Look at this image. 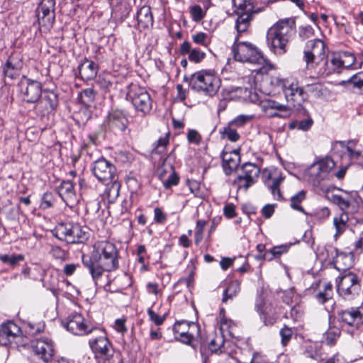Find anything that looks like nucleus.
Listing matches in <instances>:
<instances>
[{"label":"nucleus","mask_w":363,"mask_h":363,"mask_svg":"<svg viewBox=\"0 0 363 363\" xmlns=\"http://www.w3.org/2000/svg\"><path fill=\"white\" fill-rule=\"evenodd\" d=\"M306 199V191L301 190L296 194L294 195L291 198V207L296 211H298L304 214H307L304 208L300 205V203Z\"/></svg>","instance_id":"obj_39"},{"label":"nucleus","mask_w":363,"mask_h":363,"mask_svg":"<svg viewBox=\"0 0 363 363\" xmlns=\"http://www.w3.org/2000/svg\"><path fill=\"white\" fill-rule=\"evenodd\" d=\"M89 228L74 223H58L52 231L53 235L67 243H84L89 238Z\"/></svg>","instance_id":"obj_3"},{"label":"nucleus","mask_w":363,"mask_h":363,"mask_svg":"<svg viewBox=\"0 0 363 363\" xmlns=\"http://www.w3.org/2000/svg\"><path fill=\"white\" fill-rule=\"evenodd\" d=\"M279 334L281 337V345L283 346H286L292 337L293 331L291 328H289L287 325H284V326L280 330Z\"/></svg>","instance_id":"obj_48"},{"label":"nucleus","mask_w":363,"mask_h":363,"mask_svg":"<svg viewBox=\"0 0 363 363\" xmlns=\"http://www.w3.org/2000/svg\"><path fill=\"white\" fill-rule=\"evenodd\" d=\"M240 291V282L238 280L231 281L224 289L222 302L226 303L228 299H233Z\"/></svg>","instance_id":"obj_32"},{"label":"nucleus","mask_w":363,"mask_h":363,"mask_svg":"<svg viewBox=\"0 0 363 363\" xmlns=\"http://www.w3.org/2000/svg\"><path fill=\"white\" fill-rule=\"evenodd\" d=\"M169 132L165 134V136L160 137L155 143L152 145V150L151 154L160 155L162 154L169 143Z\"/></svg>","instance_id":"obj_35"},{"label":"nucleus","mask_w":363,"mask_h":363,"mask_svg":"<svg viewBox=\"0 0 363 363\" xmlns=\"http://www.w3.org/2000/svg\"><path fill=\"white\" fill-rule=\"evenodd\" d=\"M55 200V195L50 191H47L43 195L41 206L43 208H50L53 206Z\"/></svg>","instance_id":"obj_49"},{"label":"nucleus","mask_w":363,"mask_h":363,"mask_svg":"<svg viewBox=\"0 0 363 363\" xmlns=\"http://www.w3.org/2000/svg\"><path fill=\"white\" fill-rule=\"evenodd\" d=\"M255 310L265 326H272L277 323V314L272 308L265 306L264 298L262 294H259L257 297Z\"/></svg>","instance_id":"obj_16"},{"label":"nucleus","mask_w":363,"mask_h":363,"mask_svg":"<svg viewBox=\"0 0 363 363\" xmlns=\"http://www.w3.org/2000/svg\"><path fill=\"white\" fill-rule=\"evenodd\" d=\"M314 35V30L311 26H302L299 28V36L305 40Z\"/></svg>","instance_id":"obj_59"},{"label":"nucleus","mask_w":363,"mask_h":363,"mask_svg":"<svg viewBox=\"0 0 363 363\" xmlns=\"http://www.w3.org/2000/svg\"><path fill=\"white\" fill-rule=\"evenodd\" d=\"M292 245V243H289L274 246L272 247L273 254L276 255L277 258H280L283 254L286 253L289 251Z\"/></svg>","instance_id":"obj_57"},{"label":"nucleus","mask_w":363,"mask_h":363,"mask_svg":"<svg viewBox=\"0 0 363 363\" xmlns=\"http://www.w3.org/2000/svg\"><path fill=\"white\" fill-rule=\"evenodd\" d=\"M84 317L77 313H74L68 315L66 320L62 321V325L69 332L74 335H82L91 333L94 328L89 326L84 323Z\"/></svg>","instance_id":"obj_13"},{"label":"nucleus","mask_w":363,"mask_h":363,"mask_svg":"<svg viewBox=\"0 0 363 363\" xmlns=\"http://www.w3.org/2000/svg\"><path fill=\"white\" fill-rule=\"evenodd\" d=\"M96 93L92 88L83 89L78 95V101L86 107H89L95 100Z\"/></svg>","instance_id":"obj_34"},{"label":"nucleus","mask_w":363,"mask_h":363,"mask_svg":"<svg viewBox=\"0 0 363 363\" xmlns=\"http://www.w3.org/2000/svg\"><path fill=\"white\" fill-rule=\"evenodd\" d=\"M57 193L62 199H72L75 196V190L73 183L69 180H63L57 187Z\"/></svg>","instance_id":"obj_30"},{"label":"nucleus","mask_w":363,"mask_h":363,"mask_svg":"<svg viewBox=\"0 0 363 363\" xmlns=\"http://www.w3.org/2000/svg\"><path fill=\"white\" fill-rule=\"evenodd\" d=\"M298 115L300 116H306V118L299 120V121L298 120V130H302V131L309 130L311 128V127L314 123L313 118L309 115V113L308 112L307 115H303L301 113H298Z\"/></svg>","instance_id":"obj_44"},{"label":"nucleus","mask_w":363,"mask_h":363,"mask_svg":"<svg viewBox=\"0 0 363 363\" xmlns=\"http://www.w3.org/2000/svg\"><path fill=\"white\" fill-rule=\"evenodd\" d=\"M342 59L346 60V63L345 64L344 68H350L356 61V57L352 52L347 51L342 52Z\"/></svg>","instance_id":"obj_58"},{"label":"nucleus","mask_w":363,"mask_h":363,"mask_svg":"<svg viewBox=\"0 0 363 363\" xmlns=\"http://www.w3.org/2000/svg\"><path fill=\"white\" fill-rule=\"evenodd\" d=\"M289 81L288 79H282L278 77H272L270 78V84L274 87L281 88L283 91Z\"/></svg>","instance_id":"obj_55"},{"label":"nucleus","mask_w":363,"mask_h":363,"mask_svg":"<svg viewBox=\"0 0 363 363\" xmlns=\"http://www.w3.org/2000/svg\"><path fill=\"white\" fill-rule=\"evenodd\" d=\"M155 217L154 220L157 223H164L167 220V215L162 211V210L156 207L154 210Z\"/></svg>","instance_id":"obj_62"},{"label":"nucleus","mask_w":363,"mask_h":363,"mask_svg":"<svg viewBox=\"0 0 363 363\" xmlns=\"http://www.w3.org/2000/svg\"><path fill=\"white\" fill-rule=\"evenodd\" d=\"M34 352L40 355V358L46 363L52 360L55 350L52 341L48 340H38L33 345Z\"/></svg>","instance_id":"obj_19"},{"label":"nucleus","mask_w":363,"mask_h":363,"mask_svg":"<svg viewBox=\"0 0 363 363\" xmlns=\"http://www.w3.org/2000/svg\"><path fill=\"white\" fill-rule=\"evenodd\" d=\"M300 86H298V84L297 82L294 81H289V83L286 84V87L284 90V94L285 96L286 99L288 102H290L291 99L294 96V94L297 93V91Z\"/></svg>","instance_id":"obj_41"},{"label":"nucleus","mask_w":363,"mask_h":363,"mask_svg":"<svg viewBox=\"0 0 363 363\" xmlns=\"http://www.w3.org/2000/svg\"><path fill=\"white\" fill-rule=\"evenodd\" d=\"M358 77L354 83V88H357L363 94V72H358Z\"/></svg>","instance_id":"obj_64"},{"label":"nucleus","mask_w":363,"mask_h":363,"mask_svg":"<svg viewBox=\"0 0 363 363\" xmlns=\"http://www.w3.org/2000/svg\"><path fill=\"white\" fill-rule=\"evenodd\" d=\"M284 177L280 175L279 177L274 179L272 184L267 185L268 188L271 190L272 194L274 196H276V191H278V200H281L283 199L281 190L279 189V186L281 183L284 181Z\"/></svg>","instance_id":"obj_46"},{"label":"nucleus","mask_w":363,"mask_h":363,"mask_svg":"<svg viewBox=\"0 0 363 363\" xmlns=\"http://www.w3.org/2000/svg\"><path fill=\"white\" fill-rule=\"evenodd\" d=\"M224 216L228 218H233L237 216L235 206L233 203H227L223 208Z\"/></svg>","instance_id":"obj_60"},{"label":"nucleus","mask_w":363,"mask_h":363,"mask_svg":"<svg viewBox=\"0 0 363 363\" xmlns=\"http://www.w3.org/2000/svg\"><path fill=\"white\" fill-rule=\"evenodd\" d=\"M23 67L21 58L11 55L6 60L3 67V73L5 77L11 79H16L18 75L20 70Z\"/></svg>","instance_id":"obj_21"},{"label":"nucleus","mask_w":363,"mask_h":363,"mask_svg":"<svg viewBox=\"0 0 363 363\" xmlns=\"http://www.w3.org/2000/svg\"><path fill=\"white\" fill-rule=\"evenodd\" d=\"M22 101L28 104H38L43 95L42 84L23 75L18 83Z\"/></svg>","instance_id":"obj_9"},{"label":"nucleus","mask_w":363,"mask_h":363,"mask_svg":"<svg viewBox=\"0 0 363 363\" xmlns=\"http://www.w3.org/2000/svg\"><path fill=\"white\" fill-rule=\"evenodd\" d=\"M190 13L193 20L196 22L201 21L205 16V13L199 5H194L191 6L190 9Z\"/></svg>","instance_id":"obj_51"},{"label":"nucleus","mask_w":363,"mask_h":363,"mask_svg":"<svg viewBox=\"0 0 363 363\" xmlns=\"http://www.w3.org/2000/svg\"><path fill=\"white\" fill-rule=\"evenodd\" d=\"M130 11L129 4L120 2L113 9L112 16L117 21L123 23L129 16Z\"/></svg>","instance_id":"obj_31"},{"label":"nucleus","mask_w":363,"mask_h":363,"mask_svg":"<svg viewBox=\"0 0 363 363\" xmlns=\"http://www.w3.org/2000/svg\"><path fill=\"white\" fill-rule=\"evenodd\" d=\"M249 116L240 115L229 123L230 125H233L235 127H242L249 121Z\"/></svg>","instance_id":"obj_61"},{"label":"nucleus","mask_w":363,"mask_h":363,"mask_svg":"<svg viewBox=\"0 0 363 363\" xmlns=\"http://www.w3.org/2000/svg\"><path fill=\"white\" fill-rule=\"evenodd\" d=\"M319 58V61L315 63V76L314 77L322 78L333 74L334 72V69L331 68L330 65H329V60L325 53H324V55H320Z\"/></svg>","instance_id":"obj_25"},{"label":"nucleus","mask_w":363,"mask_h":363,"mask_svg":"<svg viewBox=\"0 0 363 363\" xmlns=\"http://www.w3.org/2000/svg\"><path fill=\"white\" fill-rule=\"evenodd\" d=\"M220 157L222 159V167L226 175H230L234 170L237 169L240 162H238V158L237 160L234 158L231 153L225 150L221 152Z\"/></svg>","instance_id":"obj_27"},{"label":"nucleus","mask_w":363,"mask_h":363,"mask_svg":"<svg viewBox=\"0 0 363 363\" xmlns=\"http://www.w3.org/2000/svg\"><path fill=\"white\" fill-rule=\"evenodd\" d=\"M295 27L294 18L279 20L272 26L267 33V42L270 50L279 55L285 54L289 49L288 33L295 29Z\"/></svg>","instance_id":"obj_2"},{"label":"nucleus","mask_w":363,"mask_h":363,"mask_svg":"<svg viewBox=\"0 0 363 363\" xmlns=\"http://www.w3.org/2000/svg\"><path fill=\"white\" fill-rule=\"evenodd\" d=\"M294 294L293 289L284 291L283 296H281L282 301L288 305L291 304L292 303Z\"/></svg>","instance_id":"obj_63"},{"label":"nucleus","mask_w":363,"mask_h":363,"mask_svg":"<svg viewBox=\"0 0 363 363\" xmlns=\"http://www.w3.org/2000/svg\"><path fill=\"white\" fill-rule=\"evenodd\" d=\"M238 15L235 21V29L237 30L239 37H240L242 33L246 32L250 26V23L253 18L250 13L246 12H236Z\"/></svg>","instance_id":"obj_28"},{"label":"nucleus","mask_w":363,"mask_h":363,"mask_svg":"<svg viewBox=\"0 0 363 363\" xmlns=\"http://www.w3.org/2000/svg\"><path fill=\"white\" fill-rule=\"evenodd\" d=\"M206 53L199 48H193L189 55V60L196 64L200 63L206 57Z\"/></svg>","instance_id":"obj_47"},{"label":"nucleus","mask_w":363,"mask_h":363,"mask_svg":"<svg viewBox=\"0 0 363 363\" xmlns=\"http://www.w3.org/2000/svg\"><path fill=\"white\" fill-rule=\"evenodd\" d=\"M136 19L138 21L137 28L141 31L152 26L154 18L151 11V7L147 5L143 6L137 12Z\"/></svg>","instance_id":"obj_23"},{"label":"nucleus","mask_w":363,"mask_h":363,"mask_svg":"<svg viewBox=\"0 0 363 363\" xmlns=\"http://www.w3.org/2000/svg\"><path fill=\"white\" fill-rule=\"evenodd\" d=\"M21 333V328L13 321L4 323L0 325V343L6 346L11 343L12 339L18 337Z\"/></svg>","instance_id":"obj_18"},{"label":"nucleus","mask_w":363,"mask_h":363,"mask_svg":"<svg viewBox=\"0 0 363 363\" xmlns=\"http://www.w3.org/2000/svg\"><path fill=\"white\" fill-rule=\"evenodd\" d=\"M126 99L130 101L136 111L146 115L152 109V99L150 94L137 84H131L128 86Z\"/></svg>","instance_id":"obj_8"},{"label":"nucleus","mask_w":363,"mask_h":363,"mask_svg":"<svg viewBox=\"0 0 363 363\" xmlns=\"http://www.w3.org/2000/svg\"><path fill=\"white\" fill-rule=\"evenodd\" d=\"M306 46L309 48L308 50L314 52L318 57L324 55V53H325V44L320 39H313L308 41Z\"/></svg>","instance_id":"obj_38"},{"label":"nucleus","mask_w":363,"mask_h":363,"mask_svg":"<svg viewBox=\"0 0 363 363\" xmlns=\"http://www.w3.org/2000/svg\"><path fill=\"white\" fill-rule=\"evenodd\" d=\"M338 321L357 330L363 325V313L358 307L337 310L336 312Z\"/></svg>","instance_id":"obj_12"},{"label":"nucleus","mask_w":363,"mask_h":363,"mask_svg":"<svg viewBox=\"0 0 363 363\" xmlns=\"http://www.w3.org/2000/svg\"><path fill=\"white\" fill-rule=\"evenodd\" d=\"M335 257L333 259L330 264L340 272V274L350 272V269L354 264V255L352 252H340L336 247L334 248Z\"/></svg>","instance_id":"obj_17"},{"label":"nucleus","mask_w":363,"mask_h":363,"mask_svg":"<svg viewBox=\"0 0 363 363\" xmlns=\"http://www.w3.org/2000/svg\"><path fill=\"white\" fill-rule=\"evenodd\" d=\"M0 260L5 264H9L11 267H16L20 261L24 260V256L21 254L19 255H1Z\"/></svg>","instance_id":"obj_40"},{"label":"nucleus","mask_w":363,"mask_h":363,"mask_svg":"<svg viewBox=\"0 0 363 363\" xmlns=\"http://www.w3.org/2000/svg\"><path fill=\"white\" fill-rule=\"evenodd\" d=\"M337 291L345 299H354L362 293L363 275L352 271L336 278Z\"/></svg>","instance_id":"obj_4"},{"label":"nucleus","mask_w":363,"mask_h":363,"mask_svg":"<svg viewBox=\"0 0 363 363\" xmlns=\"http://www.w3.org/2000/svg\"><path fill=\"white\" fill-rule=\"evenodd\" d=\"M241 170L243 174L238 175L235 180V183L241 182L243 179H256L260 173L259 167L251 162H245L241 166Z\"/></svg>","instance_id":"obj_26"},{"label":"nucleus","mask_w":363,"mask_h":363,"mask_svg":"<svg viewBox=\"0 0 363 363\" xmlns=\"http://www.w3.org/2000/svg\"><path fill=\"white\" fill-rule=\"evenodd\" d=\"M147 314L149 315L150 320L156 325H162L167 317L166 313L162 316L158 315L152 308L147 309Z\"/></svg>","instance_id":"obj_52"},{"label":"nucleus","mask_w":363,"mask_h":363,"mask_svg":"<svg viewBox=\"0 0 363 363\" xmlns=\"http://www.w3.org/2000/svg\"><path fill=\"white\" fill-rule=\"evenodd\" d=\"M172 172L169 176L168 179L163 182V186L165 189H170L172 186H177L180 180L179 174L175 172L173 165H171Z\"/></svg>","instance_id":"obj_42"},{"label":"nucleus","mask_w":363,"mask_h":363,"mask_svg":"<svg viewBox=\"0 0 363 363\" xmlns=\"http://www.w3.org/2000/svg\"><path fill=\"white\" fill-rule=\"evenodd\" d=\"M50 254L55 259L65 260L67 258V252L57 245L52 246Z\"/></svg>","instance_id":"obj_53"},{"label":"nucleus","mask_w":363,"mask_h":363,"mask_svg":"<svg viewBox=\"0 0 363 363\" xmlns=\"http://www.w3.org/2000/svg\"><path fill=\"white\" fill-rule=\"evenodd\" d=\"M330 211L328 207H323L320 209L315 210L311 214L315 220L322 221L329 217Z\"/></svg>","instance_id":"obj_50"},{"label":"nucleus","mask_w":363,"mask_h":363,"mask_svg":"<svg viewBox=\"0 0 363 363\" xmlns=\"http://www.w3.org/2000/svg\"><path fill=\"white\" fill-rule=\"evenodd\" d=\"M335 166V162L330 157H325L314 162L311 164V169L318 168L323 172L325 175L328 174Z\"/></svg>","instance_id":"obj_33"},{"label":"nucleus","mask_w":363,"mask_h":363,"mask_svg":"<svg viewBox=\"0 0 363 363\" xmlns=\"http://www.w3.org/2000/svg\"><path fill=\"white\" fill-rule=\"evenodd\" d=\"M55 0H41L35 10V16L40 27L50 30L55 19Z\"/></svg>","instance_id":"obj_10"},{"label":"nucleus","mask_w":363,"mask_h":363,"mask_svg":"<svg viewBox=\"0 0 363 363\" xmlns=\"http://www.w3.org/2000/svg\"><path fill=\"white\" fill-rule=\"evenodd\" d=\"M91 170L99 181L111 182L112 189L116 190V195L118 194L121 184L117 181L116 167L113 163L101 157L93 162Z\"/></svg>","instance_id":"obj_7"},{"label":"nucleus","mask_w":363,"mask_h":363,"mask_svg":"<svg viewBox=\"0 0 363 363\" xmlns=\"http://www.w3.org/2000/svg\"><path fill=\"white\" fill-rule=\"evenodd\" d=\"M330 189H337L345 192V196H342L337 194H333L330 198V201L334 204L337 205L342 211L348 210L351 203L355 201L354 198L352 196V193L347 192L340 188H337L335 186L329 187L327 189V192L329 191Z\"/></svg>","instance_id":"obj_24"},{"label":"nucleus","mask_w":363,"mask_h":363,"mask_svg":"<svg viewBox=\"0 0 363 363\" xmlns=\"http://www.w3.org/2000/svg\"><path fill=\"white\" fill-rule=\"evenodd\" d=\"M239 39V35H237L231 48L234 60L242 62L259 63L263 58L262 52L251 43L240 41Z\"/></svg>","instance_id":"obj_6"},{"label":"nucleus","mask_w":363,"mask_h":363,"mask_svg":"<svg viewBox=\"0 0 363 363\" xmlns=\"http://www.w3.org/2000/svg\"><path fill=\"white\" fill-rule=\"evenodd\" d=\"M185 322V320H177L173 325L172 330L174 334V339L177 341H179L181 338H183L187 335L189 332L186 330H180V326L183 325Z\"/></svg>","instance_id":"obj_45"},{"label":"nucleus","mask_w":363,"mask_h":363,"mask_svg":"<svg viewBox=\"0 0 363 363\" xmlns=\"http://www.w3.org/2000/svg\"><path fill=\"white\" fill-rule=\"evenodd\" d=\"M98 69V65L86 57L78 66L79 75L84 81L94 79L97 75Z\"/></svg>","instance_id":"obj_22"},{"label":"nucleus","mask_w":363,"mask_h":363,"mask_svg":"<svg viewBox=\"0 0 363 363\" xmlns=\"http://www.w3.org/2000/svg\"><path fill=\"white\" fill-rule=\"evenodd\" d=\"M105 122L108 129L116 133L125 131L129 123L126 112L118 108H111Z\"/></svg>","instance_id":"obj_11"},{"label":"nucleus","mask_w":363,"mask_h":363,"mask_svg":"<svg viewBox=\"0 0 363 363\" xmlns=\"http://www.w3.org/2000/svg\"><path fill=\"white\" fill-rule=\"evenodd\" d=\"M42 100L40 103L45 102L44 109L40 110V104L38 103L35 109L38 116L43 119L45 115L55 112L59 105V95L55 90L45 89L43 90Z\"/></svg>","instance_id":"obj_14"},{"label":"nucleus","mask_w":363,"mask_h":363,"mask_svg":"<svg viewBox=\"0 0 363 363\" xmlns=\"http://www.w3.org/2000/svg\"><path fill=\"white\" fill-rule=\"evenodd\" d=\"M233 127V125H230V123H228L227 126L220 130L221 137L223 138H226L231 142H237L240 138V135Z\"/></svg>","instance_id":"obj_37"},{"label":"nucleus","mask_w":363,"mask_h":363,"mask_svg":"<svg viewBox=\"0 0 363 363\" xmlns=\"http://www.w3.org/2000/svg\"><path fill=\"white\" fill-rule=\"evenodd\" d=\"M262 109L270 118H286L291 114V110L288 106L272 99L262 102Z\"/></svg>","instance_id":"obj_15"},{"label":"nucleus","mask_w":363,"mask_h":363,"mask_svg":"<svg viewBox=\"0 0 363 363\" xmlns=\"http://www.w3.org/2000/svg\"><path fill=\"white\" fill-rule=\"evenodd\" d=\"M82 261L97 284L104 272H112L118 268V251L109 241L99 242L94 245L90 255L82 254Z\"/></svg>","instance_id":"obj_1"},{"label":"nucleus","mask_w":363,"mask_h":363,"mask_svg":"<svg viewBox=\"0 0 363 363\" xmlns=\"http://www.w3.org/2000/svg\"><path fill=\"white\" fill-rule=\"evenodd\" d=\"M330 62V67L334 69V72L337 69L344 68L346 63V60L342 59V52L339 54L333 53Z\"/></svg>","instance_id":"obj_43"},{"label":"nucleus","mask_w":363,"mask_h":363,"mask_svg":"<svg viewBox=\"0 0 363 363\" xmlns=\"http://www.w3.org/2000/svg\"><path fill=\"white\" fill-rule=\"evenodd\" d=\"M306 100V93L302 87H300L297 91V93L294 94L292 99H291L290 102L295 111L298 113H301L303 115H307L308 111L303 107V103Z\"/></svg>","instance_id":"obj_29"},{"label":"nucleus","mask_w":363,"mask_h":363,"mask_svg":"<svg viewBox=\"0 0 363 363\" xmlns=\"http://www.w3.org/2000/svg\"><path fill=\"white\" fill-rule=\"evenodd\" d=\"M191 80L192 90L203 92L205 95L213 96L218 92L220 79L215 74L213 69H201L193 74Z\"/></svg>","instance_id":"obj_5"},{"label":"nucleus","mask_w":363,"mask_h":363,"mask_svg":"<svg viewBox=\"0 0 363 363\" xmlns=\"http://www.w3.org/2000/svg\"><path fill=\"white\" fill-rule=\"evenodd\" d=\"M89 345L92 351L95 353L97 358L99 355L104 356L107 360L109 357L113 356V353L109 354V348L111 347V343L109 340L104 336L95 338L94 340L89 341Z\"/></svg>","instance_id":"obj_20"},{"label":"nucleus","mask_w":363,"mask_h":363,"mask_svg":"<svg viewBox=\"0 0 363 363\" xmlns=\"http://www.w3.org/2000/svg\"><path fill=\"white\" fill-rule=\"evenodd\" d=\"M187 140L189 143L199 145L201 141V135L197 130L190 129L187 133Z\"/></svg>","instance_id":"obj_56"},{"label":"nucleus","mask_w":363,"mask_h":363,"mask_svg":"<svg viewBox=\"0 0 363 363\" xmlns=\"http://www.w3.org/2000/svg\"><path fill=\"white\" fill-rule=\"evenodd\" d=\"M341 333L338 328L330 327L329 329L323 334V342L328 345H333L335 344L337 339Z\"/></svg>","instance_id":"obj_36"},{"label":"nucleus","mask_w":363,"mask_h":363,"mask_svg":"<svg viewBox=\"0 0 363 363\" xmlns=\"http://www.w3.org/2000/svg\"><path fill=\"white\" fill-rule=\"evenodd\" d=\"M192 40L194 43L203 46H207L210 43L208 41V35L203 32L193 35Z\"/></svg>","instance_id":"obj_54"}]
</instances>
